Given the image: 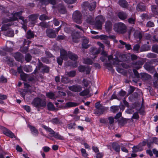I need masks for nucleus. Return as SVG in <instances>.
Returning a JSON list of instances; mask_svg holds the SVG:
<instances>
[{
	"label": "nucleus",
	"mask_w": 158,
	"mask_h": 158,
	"mask_svg": "<svg viewBox=\"0 0 158 158\" xmlns=\"http://www.w3.org/2000/svg\"><path fill=\"white\" fill-rule=\"evenodd\" d=\"M115 32L120 34H123L127 31V27L124 23L120 22L115 23L113 26Z\"/></svg>",
	"instance_id": "obj_1"
},
{
	"label": "nucleus",
	"mask_w": 158,
	"mask_h": 158,
	"mask_svg": "<svg viewBox=\"0 0 158 158\" xmlns=\"http://www.w3.org/2000/svg\"><path fill=\"white\" fill-rule=\"evenodd\" d=\"M95 106L96 109L94 110V113L98 115L103 114V112L107 109L102 106L99 102L95 103Z\"/></svg>",
	"instance_id": "obj_2"
},
{
	"label": "nucleus",
	"mask_w": 158,
	"mask_h": 158,
	"mask_svg": "<svg viewBox=\"0 0 158 158\" xmlns=\"http://www.w3.org/2000/svg\"><path fill=\"white\" fill-rule=\"evenodd\" d=\"M32 104L34 106L37 108L44 107L46 106V102L40 98H34L32 102Z\"/></svg>",
	"instance_id": "obj_3"
},
{
	"label": "nucleus",
	"mask_w": 158,
	"mask_h": 158,
	"mask_svg": "<svg viewBox=\"0 0 158 158\" xmlns=\"http://www.w3.org/2000/svg\"><path fill=\"white\" fill-rule=\"evenodd\" d=\"M23 12V10L21 9L20 11L17 12H14L12 13V20L14 21L17 20L18 19L17 17H19V19L22 20L24 24L27 23V20L24 19V18L21 15L22 13Z\"/></svg>",
	"instance_id": "obj_4"
},
{
	"label": "nucleus",
	"mask_w": 158,
	"mask_h": 158,
	"mask_svg": "<svg viewBox=\"0 0 158 158\" xmlns=\"http://www.w3.org/2000/svg\"><path fill=\"white\" fill-rule=\"evenodd\" d=\"M105 20V17L103 16L99 15L97 17L94 23L95 27L98 29H101L102 24Z\"/></svg>",
	"instance_id": "obj_5"
},
{
	"label": "nucleus",
	"mask_w": 158,
	"mask_h": 158,
	"mask_svg": "<svg viewBox=\"0 0 158 158\" xmlns=\"http://www.w3.org/2000/svg\"><path fill=\"white\" fill-rule=\"evenodd\" d=\"M73 21L78 23L81 24L82 22V16L80 12L76 10L74 12L73 15Z\"/></svg>",
	"instance_id": "obj_6"
},
{
	"label": "nucleus",
	"mask_w": 158,
	"mask_h": 158,
	"mask_svg": "<svg viewBox=\"0 0 158 158\" xmlns=\"http://www.w3.org/2000/svg\"><path fill=\"white\" fill-rule=\"evenodd\" d=\"M83 6L84 9L88 8L90 11H93L95 10L96 6V2H94L92 3H89L88 2H84Z\"/></svg>",
	"instance_id": "obj_7"
},
{
	"label": "nucleus",
	"mask_w": 158,
	"mask_h": 158,
	"mask_svg": "<svg viewBox=\"0 0 158 158\" xmlns=\"http://www.w3.org/2000/svg\"><path fill=\"white\" fill-rule=\"evenodd\" d=\"M17 70V72H16L15 74V75H16V74L18 73H19L20 74V76L22 80L23 81H27L28 75L27 74L24 73L23 72V70ZM15 70H11L10 72L12 73L13 74H14L13 73L15 72Z\"/></svg>",
	"instance_id": "obj_8"
},
{
	"label": "nucleus",
	"mask_w": 158,
	"mask_h": 158,
	"mask_svg": "<svg viewBox=\"0 0 158 158\" xmlns=\"http://www.w3.org/2000/svg\"><path fill=\"white\" fill-rule=\"evenodd\" d=\"M1 129L2 130L3 133L6 136L10 137L11 138L16 137L15 136L11 131L5 127H1Z\"/></svg>",
	"instance_id": "obj_9"
},
{
	"label": "nucleus",
	"mask_w": 158,
	"mask_h": 158,
	"mask_svg": "<svg viewBox=\"0 0 158 158\" xmlns=\"http://www.w3.org/2000/svg\"><path fill=\"white\" fill-rule=\"evenodd\" d=\"M46 33L47 36L51 38H54L56 36L55 31L52 29H47Z\"/></svg>",
	"instance_id": "obj_10"
},
{
	"label": "nucleus",
	"mask_w": 158,
	"mask_h": 158,
	"mask_svg": "<svg viewBox=\"0 0 158 158\" xmlns=\"http://www.w3.org/2000/svg\"><path fill=\"white\" fill-rule=\"evenodd\" d=\"M70 90L75 92H79L82 90V87L81 86L77 85H73L68 87Z\"/></svg>",
	"instance_id": "obj_11"
},
{
	"label": "nucleus",
	"mask_w": 158,
	"mask_h": 158,
	"mask_svg": "<svg viewBox=\"0 0 158 158\" xmlns=\"http://www.w3.org/2000/svg\"><path fill=\"white\" fill-rule=\"evenodd\" d=\"M144 62V60L143 59L141 60H139L136 62H133L132 64L134 67L137 69H139L141 68Z\"/></svg>",
	"instance_id": "obj_12"
},
{
	"label": "nucleus",
	"mask_w": 158,
	"mask_h": 158,
	"mask_svg": "<svg viewBox=\"0 0 158 158\" xmlns=\"http://www.w3.org/2000/svg\"><path fill=\"white\" fill-rule=\"evenodd\" d=\"M80 37V32L78 31L73 32L72 34L73 41L75 43H78L79 42L78 39Z\"/></svg>",
	"instance_id": "obj_13"
},
{
	"label": "nucleus",
	"mask_w": 158,
	"mask_h": 158,
	"mask_svg": "<svg viewBox=\"0 0 158 158\" xmlns=\"http://www.w3.org/2000/svg\"><path fill=\"white\" fill-rule=\"evenodd\" d=\"M107 58H108L109 61L112 60L113 64L114 65H117L119 64L120 62H121V61L120 60L118 57L116 56L114 58H113V56L111 55L108 56H107Z\"/></svg>",
	"instance_id": "obj_14"
},
{
	"label": "nucleus",
	"mask_w": 158,
	"mask_h": 158,
	"mask_svg": "<svg viewBox=\"0 0 158 158\" xmlns=\"http://www.w3.org/2000/svg\"><path fill=\"white\" fill-rule=\"evenodd\" d=\"M58 10L59 12L61 14H65L67 13V10L64 5L62 4H59L58 6Z\"/></svg>",
	"instance_id": "obj_15"
},
{
	"label": "nucleus",
	"mask_w": 158,
	"mask_h": 158,
	"mask_svg": "<svg viewBox=\"0 0 158 158\" xmlns=\"http://www.w3.org/2000/svg\"><path fill=\"white\" fill-rule=\"evenodd\" d=\"M82 38V48L87 49L89 46V45L88 44L89 42V40L85 36H83Z\"/></svg>",
	"instance_id": "obj_16"
},
{
	"label": "nucleus",
	"mask_w": 158,
	"mask_h": 158,
	"mask_svg": "<svg viewBox=\"0 0 158 158\" xmlns=\"http://www.w3.org/2000/svg\"><path fill=\"white\" fill-rule=\"evenodd\" d=\"M38 15L37 14H32L28 16L29 21L31 24H34L36 22V20L38 18Z\"/></svg>",
	"instance_id": "obj_17"
},
{
	"label": "nucleus",
	"mask_w": 158,
	"mask_h": 158,
	"mask_svg": "<svg viewBox=\"0 0 158 158\" xmlns=\"http://www.w3.org/2000/svg\"><path fill=\"white\" fill-rule=\"evenodd\" d=\"M68 56L70 59L75 62H76L78 58V56L76 54L70 52H68Z\"/></svg>",
	"instance_id": "obj_18"
},
{
	"label": "nucleus",
	"mask_w": 158,
	"mask_h": 158,
	"mask_svg": "<svg viewBox=\"0 0 158 158\" xmlns=\"http://www.w3.org/2000/svg\"><path fill=\"white\" fill-rule=\"evenodd\" d=\"M42 4L48 5L51 4L53 5L56 4V0H39Z\"/></svg>",
	"instance_id": "obj_19"
},
{
	"label": "nucleus",
	"mask_w": 158,
	"mask_h": 158,
	"mask_svg": "<svg viewBox=\"0 0 158 158\" xmlns=\"http://www.w3.org/2000/svg\"><path fill=\"white\" fill-rule=\"evenodd\" d=\"M141 79L144 81H148L151 79V76L146 73H140Z\"/></svg>",
	"instance_id": "obj_20"
},
{
	"label": "nucleus",
	"mask_w": 158,
	"mask_h": 158,
	"mask_svg": "<svg viewBox=\"0 0 158 158\" xmlns=\"http://www.w3.org/2000/svg\"><path fill=\"white\" fill-rule=\"evenodd\" d=\"M118 15L119 18L122 20H124L127 19L128 16L127 13L123 11H121L119 12Z\"/></svg>",
	"instance_id": "obj_21"
},
{
	"label": "nucleus",
	"mask_w": 158,
	"mask_h": 158,
	"mask_svg": "<svg viewBox=\"0 0 158 158\" xmlns=\"http://www.w3.org/2000/svg\"><path fill=\"white\" fill-rule=\"evenodd\" d=\"M118 4L123 8H127L128 6V2L125 0H119Z\"/></svg>",
	"instance_id": "obj_22"
},
{
	"label": "nucleus",
	"mask_w": 158,
	"mask_h": 158,
	"mask_svg": "<svg viewBox=\"0 0 158 158\" xmlns=\"http://www.w3.org/2000/svg\"><path fill=\"white\" fill-rule=\"evenodd\" d=\"M117 121L118 122L119 125L123 126L127 123L128 120L122 117L119 119H118Z\"/></svg>",
	"instance_id": "obj_23"
},
{
	"label": "nucleus",
	"mask_w": 158,
	"mask_h": 158,
	"mask_svg": "<svg viewBox=\"0 0 158 158\" xmlns=\"http://www.w3.org/2000/svg\"><path fill=\"white\" fill-rule=\"evenodd\" d=\"M60 57L61 58L64 59V60H66L67 59L68 55L66 51L64 49L60 50Z\"/></svg>",
	"instance_id": "obj_24"
},
{
	"label": "nucleus",
	"mask_w": 158,
	"mask_h": 158,
	"mask_svg": "<svg viewBox=\"0 0 158 158\" xmlns=\"http://www.w3.org/2000/svg\"><path fill=\"white\" fill-rule=\"evenodd\" d=\"M154 77L153 81V85L156 88L158 87V73L156 72L154 75Z\"/></svg>",
	"instance_id": "obj_25"
},
{
	"label": "nucleus",
	"mask_w": 158,
	"mask_h": 158,
	"mask_svg": "<svg viewBox=\"0 0 158 158\" xmlns=\"http://www.w3.org/2000/svg\"><path fill=\"white\" fill-rule=\"evenodd\" d=\"M144 67L145 69H154L153 66L152 65L151 60L146 62L144 65Z\"/></svg>",
	"instance_id": "obj_26"
},
{
	"label": "nucleus",
	"mask_w": 158,
	"mask_h": 158,
	"mask_svg": "<svg viewBox=\"0 0 158 158\" xmlns=\"http://www.w3.org/2000/svg\"><path fill=\"white\" fill-rule=\"evenodd\" d=\"M48 110L50 111L57 110L58 109L56 108L51 102H48L47 104Z\"/></svg>",
	"instance_id": "obj_27"
},
{
	"label": "nucleus",
	"mask_w": 158,
	"mask_h": 158,
	"mask_svg": "<svg viewBox=\"0 0 158 158\" xmlns=\"http://www.w3.org/2000/svg\"><path fill=\"white\" fill-rule=\"evenodd\" d=\"M13 24L12 23H8L3 24L1 27V30L2 31H6L10 29V27Z\"/></svg>",
	"instance_id": "obj_28"
},
{
	"label": "nucleus",
	"mask_w": 158,
	"mask_h": 158,
	"mask_svg": "<svg viewBox=\"0 0 158 158\" xmlns=\"http://www.w3.org/2000/svg\"><path fill=\"white\" fill-rule=\"evenodd\" d=\"M79 105V104L77 103L69 102H66L65 104V107L66 108H69L73 107H75L78 106Z\"/></svg>",
	"instance_id": "obj_29"
},
{
	"label": "nucleus",
	"mask_w": 158,
	"mask_h": 158,
	"mask_svg": "<svg viewBox=\"0 0 158 158\" xmlns=\"http://www.w3.org/2000/svg\"><path fill=\"white\" fill-rule=\"evenodd\" d=\"M107 125L113 126L114 123V118L113 116H110L107 118Z\"/></svg>",
	"instance_id": "obj_30"
},
{
	"label": "nucleus",
	"mask_w": 158,
	"mask_h": 158,
	"mask_svg": "<svg viewBox=\"0 0 158 158\" xmlns=\"http://www.w3.org/2000/svg\"><path fill=\"white\" fill-rule=\"evenodd\" d=\"M14 57L18 61H22V59H23V56L20 53L17 52L14 54Z\"/></svg>",
	"instance_id": "obj_31"
},
{
	"label": "nucleus",
	"mask_w": 158,
	"mask_h": 158,
	"mask_svg": "<svg viewBox=\"0 0 158 158\" xmlns=\"http://www.w3.org/2000/svg\"><path fill=\"white\" fill-rule=\"evenodd\" d=\"M112 148L116 152L119 153L120 148V145L118 143H113L112 144Z\"/></svg>",
	"instance_id": "obj_32"
},
{
	"label": "nucleus",
	"mask_w": 158,
	"mask_h": 158,
	"mask_svg": "<svg viewBox=\"0 0 158 158\" xmlns=\"http://www.w3.org/2000/svg\"><path fill=\"white\" fill-rule=\"evenodd\" d=\"M134 37L140 40L142 38V33L139 31L135 30L134 32Z\"/></svg>",
	"instance_id": "obj_33"
},
{
	"label": "nucleus",
	"mask_w": 158,
	"mask_h": 158,
	"mask_svg": "<svg viewBox=\"0 0 158 158\" xmlns=\"http://www.w3.org/2000/svg\"><path fill=\"white\" fill-rule=\"evenodd\" d=\"M89 51L90 53L93 55H96L99 53V50L94 47L91 48L89 49Z\"/></svg>",
	"instance_id": "obj_34"
},
{
	"label": "nucleus",
	"mask_w": 158,
	"mask_h": 158,
	"mask_svg": "<svg viewBox=\"0 0 158 158\" xmlns=\"http://www.w3.org/2000/svg\"><path fill=\"white\" fill-rule=\"evenodd\" d=\"M137 10L138 11H143L146 9L145 6L142 3H139L137 5Z\"/></svg>",
	"instance_id": "obj_35"
},
{
	"label": "nucleus",
	"mask_w": 158,
	"mask_h": 158,
	"mask_svg": "<svg viewBox=\"0 0 158 158\" xmlns=\"http://www.w3.org/2000/svg\"><path fill=\"white\" fill-rule=\"evenodd\" d=\"M4 34L6 36L12 37L14 35V33L13 31L9 29L7 31H4Z\"/></svg>",
	"instance_id": "obj_36"
},
{
	"label": "nucleus",
	"mask_w": 158,
	"mask_h": 158,
	"mask_svg": "<svg viewBox=\"0 0 158 158\" xmlns=\"http://www.w3.org/2000/svg\"><path fill=\"white\" fill-rule=\"evenodd\" d=\"M37 68L39 69H49V67L47 66L44 65L39 60V63L37 64Z\"/></svg>",
	"instance_id": "obj_37"
},
{
	"label": "nucleus",
	"mask_w": 158,
	"mask_h": 158,
	"mask_svg": "<svg viewBox=\"0 0 158 158\" xmlns=\"http://www.w3.org/2000/svg\"><path fill=\"white\" fill-rule=\"evenodd\" d=\"M151 9L152 12L156 15H158V6L155 5L151 6Z\"/></svg>",
	"instance_id": "obj_38"
},
{
	"label": "nucleus",
	"mask_w": 158,
	"mask_h": 158,
	"mask_svg": "<svg viewBox=\"0 0 158 158\" xmlns=\"http://www.w3.org/2000/svg\"><path fill=\"white\" fill-rule=\"evenodd\" d=\"M112 24L110 21H106L105 24V28L107 30H110L112 27Z\"/></svg>",
	"instance_id": "obj_39"
},
{
	"label": "nucleus",
	"mask_w": 158,
	"mask_h": 158,
	"mask_svg": "<svg viewBox=\"0 0 158 158\" xmlns=\"http://www.w3.org/2000/svg\"><path fill=\"white\" fill-rule=\"evenodd\" d=\"M29 127L32 134L37 135L38 134L39 132L38 130L34 127L30 125Z\"/></svg>",
	"instance_id": "obj_40"
},
{
	"label": "nucleus",
	"mask_w": 158,
	"mask_h": 158,
	"mask_svg": "<svg viewBox=\"0 0 158 158\" xmlns=\"http://www.w3.org/2000/svg\"><path fill=\"white\" fill-rule=\"evenodd\" d=\"M51 122L54 124H61L62 123L57 118H52Z\"/></svg>",
	"instance_id": "obj_41"
},
{
	"label": "nucleus",
	"mask_w": 158,
	"mask_h": 158,
	"mask_svg": "<svg viewBox=\"0 0 158 158\" xmlns=\"http://www.w3.org/2000/svg\"><path fill=\"white\" fill-rule=\"evenodd\" d=\"M42 127L46 130L47 131L50 132V134L52 135V136L55 134V132L51 128L45 126L43 125Z\"/></svg>",
	"instance_id": "obj_42"
},
{
	"label": "nucleus",
	"mask_w": 158,
	"mask_h": 158,
	"mask_svg": "<svg viewBox=\"0 0 158 158\" xmlns=\"http://www.w3.org/2000/svg\"><path fill=\"white\" fill-rule=\"evenodd\" d=\"M26 37L27 39H31L33 38L34 37V34L33 32L31 30H28L27 33Z\"/></svg>",
	"instance_id": "obj_43"
},
{
	"label": "nucleus",
	"mask_w": 158,
	"mask_h": 158,
	"mask_svg": "<svg viewBox=\"0 0 158 158\" xmlns=\"http://www.w3.org/2000/svg\"><path fill=\"white\" fill-rule=\"evenodd\" d=\"M120 108V107L118 106H112L110 107L111 110L113 113L118 112Z\"/></svg>",
	"instance_id": "obj_44"
},
{
	"label": "nucleus",
	"mask_w": 158,
	"mask_h": 158,
	"mask_svg": "<svg viewBox=\"0 0 158 158\" xmlns=\"http://www.w3.org/2000/svg\"><path fill=\"white\" fill-rule=\"evenodd\" d=\"M83 60V63L85 64H91L93 63L92 60L89 58H85Z\"/></svg>",
	"instance_id": "obj_45"
},
{
	"label": "nucleus",
	"mask_w": 158,
	"mask_h": 158,
	"mask_svg": "<svg viewBox=\"0 0 158 158\" xmlns=\"http://www.w3.org/2000/svg\"><path fill=\"white\" fill-rule=\"evenodd\" d=\"M66 64L68 66H72L73 68H75L77 66V63L75 62L73 64V62L70 61H68L66 63Z\"/></svg>",
	"instance_id": "obj_46"
},
{
	"label": "nucleus",
	"mask_w": 158,
	"mask_h": 158,
	"mask_svg": "<svg viewBox=\"0 0 158 158\" xmlns=\"http://www.w3.org/2000/svg\"><path fill=\"white\" fill-rule=\"evenodd\" d=\"M135 31V29L132 27H130L127 29V33L128 37L130 38L132 32H134Z\"/></svg>",
	"instance_id": "obj_47"
},
{
	"label": "nucleus",
	"mask_w": 158,
	"mask_h": 158,
	"mask_svg": "<svg viewBox=\"0 0 158 158\" xmlns=\"http://www.w3.org/2000/svg\"><path fill=\"white\" fill-rule=\"evenodd\" d=\"M146 56L148 58L152 59L156 58L157 57V56L155 54L150 53L147 55Z\"/></svg>",
	"instance_id": "obj_48"
},
{
	"label": "nucleus",
	"mask_w": 158,
	"mask_h": 158,
	"mask_svg": "<svg viewBox=\"0 0 158 158\" xmlns=\"http://www.w3.org/2000/svg\"><path fill=\"white\" fill-rule=\"evenodd\" d=\"M89 91L88 89L85 90L79 93V95L81 96H84L87 95L89 93Z\"/></svg>",
	"instance_id": "obj_49"
},
{
	"label": "nucleus",
	"mask_w": 158,
	"mask_h": 158,
	"mask_svg": "<svg viewBox=\"0 0 158 158\" xmlns=\"http://www.w3.org/2000/svg\"><path fill=\"white\" fill-rule=\"evenodd\" d=\"M128 22L131 24H135V17H132L128 19Z\"/></svg>",
	"instance_id": "obj_50"
},
{
	"label": "nucleus",
	"mask_w": 158,
	"mask_h": 158,
	"mask_svg": "<svg viewBox=\"0 0 158 158\" xmlns=\"http://www.w3.org/2000/svg\"><path fill=\"white\" fill-rule=\"evenodd\" d=\"M46 95L48 98L51 99H55L56 98L55 97V94L52 92L46 93Z\"/></svg>",
	"instance_id": "obj_51"
},
{
	"label": "nucleus",
	"mask_w": 158,
	"mask_h": 158,
	"mask_svg": "<svg viewBox=\"0 0 158 158\" xmlns=\"http://www.w3.org/2000/svg\"><path fill=\"white\" fill-rule=\"evenodd\" d=\"M62 82L64 84H67L70 82V80L67 77H62L61 80Z\"/></svg>",
	"instance_id": "obj_52"
},
{
	"label": "nucleus",
	"mask_w": 158,
	"mask_h": 158,
	"mask_svg": "<svg viewBox=\"0 0 158 158\" xmlns=\"http://www.w3.org/2000/svg\"><path fill=\"white\" fill-rule=\"evenodd\" d=\"M139 118V116L138 114V112H136L134 113L132 117L131 118V120H132L133 119H135L138 120Z\"/></svg>",
	"instance_id": "obj_53"
},
{
	"label": "nucleus",
	"mask_w": 158,
	"mask_h": 158,
	"mask_svg": "<svg viewBox=\"0 0 158 158\" xmlns=\"http://www.w3.org/2000/svg\"><path fill=\"white\" fill-rule=\"evenodd\" d=\"M133 73L134 74V76H133L131 75L132 77H136L137 78H139L140 77L139 74L137 71V70H132Z\"/></svg>",
	"instance_id": "obj_54"
},
{
	"label": "nucleus",
	"mask_w": 158,
	"mask_h": 158,
	"mask_svg": "<svg viewBox=\"0 0 158 158\" xmlns=\"http://www.w3.org/2000/svg\"><path fill=\"white\" fill-rule=\"evenodd\" d=\"M6 78L3 75L1 76L0 77V83H5L7 82Z\"/></svg>",
	"instance_id": "obj_55"
},
{
	"label": "nucleus",
	"mask_w": 158,
	"mask_h": 158,
	"mask_svg": "<svg viewBox=\"0 0 158 158\" xmlns=\"http://www.w3.org/2000/svg\"><path fill=\"white\" fill-rule=\"evenodd\" d=\"M152 51L153 52L158 53V45H153L152 48Z\"/></svg>",
	"instance_id": "obj_56"
},
{
	"label": "nucleus",
	"mask_w": 158,
	"mask_h": 158,
	"mask_svg": "<svg viewBox=\"0 0 158 158\" xmlns=\"http://www.w3.org/2000/svg\"><path fill=\"white\" fill-rule=\"evenodd\" d=\"M76 74V72L75 71L73 70L67 73V75L69 77H73L75 76Z\"/></svg>",
	"instance_id": "obj_57"
},
{
	"label": "nucleus",
	"mask_w": 158,
	"mask_h": 158,
	"mask_svg": "<svg viewBox=\"0 0 158 158\" xmlns=\"http://www.w3.org/2000/svg\"><path fill=\"white\" fill-rule=\"evenodd\" d=\"M12 21H13V20H12V18L9 19L5 18L3 19L2 21V23L3 24H5L6 23L8 22L10 23V22Z\"/></svg>",
	"instance_id": "obj_58"
},
{
	"label": "nucleus",
	"mask_w": 158,
	"mask_h": 158,
	"mask_svg": "<svg viewBox=\"0 0 158 158\" xmlns=\"http://www.w3.org/2000/svg\"><path fill=\"white\" fill-rule=\"evenodd\" d=\"M132 152H136L139 151H141V150L139 149V146H135L132 148Z\"/></svg>",
	"instance_id": "obj_59"
},
{
	"label": "nucleus",
	"mask_w": 158,
	"mask_h": 158,
	"mask_svg": "<svg viewBox=\"0 0 158 158\" xmlns=\"http://www.w3.org/2000/svg\"><path fill=\"white\" fill-rule=\"evenodd\" d=\"M39 19L41 20H45L49 19V18L45 15L43 14L40 16Z\"/></svg>",
	"instance_id": "obj_60"
},
{
	"label": "nucleus",
	"mask_w": 158,
	"mask_h": 158,
	"mask_svg": "<svg viewBox=\"0 0 158 158\" xmlns=\"http://www.w3.org/2000/svg\"><path fill=\"white\" fill-rule=\"evenodd\" d=\"M118 73L125 76L127 75V70H117Z\"/></svg>",
	"instance_id": "obj_61"
},
{
	"label": "nucleus",
	"mask_w": 158,
	"mask_h": 158,
	"mask_svg": "<svg viewBox=\"0 0 158 158\" xmlns=\"http://www.w3.org/2000/svg\"><path fill=\"white\" fill-rule=\"evenodd\" d=\"M27 81H31L34 83L35 82V80L34 77H31L28 76L27 79Z\"/></svg>",
	"instance_id": "obj_62"
},
{
	"label": "nucleus",
	"mask_w": 158,
	"mask_h": 158,
	"mask_svg": "<svg viewBox=\"0 0 158 158\" xmlns=\"http://www.w3.org/2000/svg\"><path fill=\"white\" fill-rule=\"evenodd\" d=\"M52 136L54 137L55 138L59 139H63V137H62L60 135H59L57 133H56L52 135Z\"/></svg>",
	"instance_id": "obj_63"
},
{
	"label": "nucleus",
	"mask_w": 158,
	"mask_h": 158,
	"mask_svg": "<svg viewBox=\"0 0 158 158\" xmlns=\"http://www.w3.org/2000/svg\"><path fill=\"white\" fill-rule=\"evenodd\" d=\"M31 58V56L29 54H27L25 56V60L27 62L30 61Z\"/></svg>",
	"instance_id": "obj_64"
}]
</instances>
